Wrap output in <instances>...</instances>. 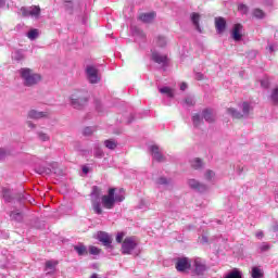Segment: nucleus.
Returning a JSON list of instances; mask_svg holds the SVG:
<instances>
[{
  "mask_svg": "<svg viewBox=\"0 0 278 278\" xmlns=\"http://www.w3.org/2000/svg\"><path fill=\"white\" fill-rule=\"evenodd\" d=\"M88 90L86 89H77L71 96V103L75 110H81L88 105L89 99Z\"/></svg>",
  "mask_w": 278,
  "mask_h": 278,
  "instance_id": "f257e3e1",
  "label": "nucleus"
},
{
  "mask_svg": "<svg viewBox=\"0 0 278 278\" xmlns=\"http://www.w3.org/2000/svg\"><path fill=\"white\" fill-rule=\"evenodd\" d=\"M21 77L24 86L27 88H31V86H36L42 81V76L38 73H34L31 71H22Z\"/></svg>",
  "mask_w": 278,
  "mask_h": 278,
  "instance_id": "f03ea898",
  "label": "nucleus"
},
{
  "mask_svg": "<svg viewBox=\"0 0 278 278\" xmlns=\"http://www.w3.org/2000/svg\"><path fill=\"white\" fill-rule=\"evenodd\" d=\"M90 197L93 212L98 215L103 214V210L101 208V189H99L97 186H93Z\"/></svg>",
  "mask_w": 278,
  "mask_h": 278,
  "instance_id": "7ed1b4c3",
  "label": "nucleus"
},
{
  "mask_svg": "<svg viewBox=\"0 0 278 278\" xmlns=\"http://www.w3.org/2000/svg\"><path fill=\"white\" fill-rule=\"evenodd\" d=\"M115 192H116V188H110L108 194L102 195L101 203L105 210H114V205H116L114 202Z\"/></svg>",
  "mask_w": 278,
  "mask_h": 278,
  "instance_id": "20e7f679",
  "label": "nucleus"
},
{
  "mask_svg": "<svg viewBox=\"0 0 278 278\" xmlns=\"http://www.w3.org/2000/svg\"><path fill=\"white\" fill-rule=\"evenodd\" d=\"M138 247V243L134 241V238L128 237L122 243V253L123 255H131V251H134Z\"/></svg>",
  "mask_w": 278,
  "mask_h": 278,
  "instance_id": "39448f33",
  "label": "nucleus"
},
{
  "mask_svg": "<svg viewBox=\"0 0 278 278\" xmlns=\"http://www.w3.org/2000/svg\"><path fill=\"white\" fill-rule=\"evenodd\" d=\"M188 186L191 190H194V192H200L201 194H203V192H207V185L200 182L194 178L188 180Z\"/></svg>",
  "mask_w": 278,
  "mask_h": 278,
  "instance_id": "423d86ee",
  "label": "nucleus"
},
{
  "mask_svg": "<svg viewBox=\"0 0 278 278\" xmlns=\"http://www.w3.org/2000/svg\"><path fill=\"white\" fill-rule=\"evenodd\" d=\"M98 240L103 244V247H106V249H113L112 247V237L110 233L105 231H99L98 232Z\"/></svg>",
  "mask_w": 278,
  "mask_h": 278,
  "instance_id": "0eeeda50",
  "label": "nucleus"
},
{
  "mask_svg": "<svg viewBox=\"0 0 278 278\" xmlns=\"http://www.w3.org/2000/svg\"><path fill=\"white\" fill-rule=\"evenodd\" d=\"M190 260L188 257H181L177 260L176 269L178 273H186V270H190Z\"/></svg>",
  "mask_w": 278,
  "mask_h": 278,
  "instance_id": "6e6552de",
  "label": "nucleus"
},
{
  "mask_svg": "<svg viewBox=\"0 0 278 278\" xmlns=\"http://www.w3.org/2000/svg\"><path fill=\"white\" fill-rule=\"evenodd\" d=\"M215 28L217 34H224L227 29V21L225 17H216L215 18Z\"/></svg>",
  "mask_w": 278,
  "mask_h": 278,
  "instance_id": "1a4fd4ad",
  "label": "nucleus"
},
{
  "mask_svg": "<svg viewBox=\"0 0 278 278\" xmlns=\"http://www.w3.org/2000/svg\"><path fill=\"white\" fill-rule=\"evenodd\" d=\"M152 60L156 64H168V55L161 54L157 51H152Z\"/></svg>",
  "mask_w": 278,
  "mask_h": 278,
  "instance_id": "9d476101",
  "label": "nucleus"
},
{
  "mask_svg": "<svg viewBox=\"0 0 278 278\" xmlns=\"http://www.w3.org/2000/svg\"><path fill=\"white\" fill-rule=\"evenodd\" d=\"M86 78L88 79L89 84H99L101 81V76L97 71H87Z\"/></svg>",
  "mask_w": 278,
  "mask_h": 278,
  "instance_id": "9b49d317",
  "label": "nucleus"
},
{
  "mask_svg": "<svg viewBox=\"0 0 278 278\" xmlns=\"http://www.w3.org/2000/svg\"><path fill=\"white\" fill-rule=\"evenodd\" d=\"M150 151L156 162H164L165 157H164V154H162V152H160V147L151 146Z\"/></svg>",
  "mask_w": 278,
  "mask_h": 278,
  "instance_id": "f8f14e48",
  "label": "nucleus"
},
{
  "mask_svg": "<svg viewBox=\"0 0 278 278\" xmlns=\"http://www.w3.org/2000/svg\"><path fill=\"white\" fill-rule=\"evenodd\" d=\"M242 24H235L233 29H232V39L236 42H240L242 40Z\"/></svg>",
  "mask_w": 278,
  "mask_h": 278,
  "instance_id": "ddd939ff",
  "label": "nucleus"
},
{
  "mask_svg": "<svg viewBox=\"0 0 278 278\" xmlns=\"http://www.w3.org/2000/svg\"><path fill=\"white\" fill-rule=\"evenodd\" d=\"M155 16H157V14L155 13V11H152L150 13H141L139 15V18L140 21H142V23H153Z\"/></svg>",
  "mask_w": 278,
  "mask_h": 278,
  "instance_id": "4468645a",
  "label": "nucleus"
},
{
  "mask_svg": "<svg viewBox=\"0 0 278 278\" xmlns=\"http://www.w3.org/2000/svg\"><path fill=\"white\" fill-rule=\"evenodd\" d=\"M55 266H58V261H47L45 266L46 275H54Z\"/></svg>",
  "mask_w": 278,
  "mask_h": 278,
  "instance_id": "2eb2a0df",
  "label": "nucleus"
},
{
  "mask_svg": "<svg viewBox=\"0 0 278 278\" xmlns=\"http://www.w3.org/2000/svg\"><path fill=\"white\" fill-rule=\"evenodd\" d=\"M74 251H76L79 257H84L85 255H88V248L84 243H78L74 245Z\"/></svg>",
  "mask_w": 278,
  "mask_h": 278,
  "instance_id": "dca6fc26",
  "label": "nucleus"
},
{
  "mask_svg": "<svg viewBox=\"0 0 278 278\" xmlns=\"http://www.w3.org/2000/svg\"><path fill=\"white\" fill-rule=\"evenodd\" d=\"M201 21V14L199 13H191V22L194 25L195 29L201 34L203 29H201V25L199 22Z\"/></svg>",
  "mask_w": 278,
  "mask_h": 278,
  "instance_id": "f3484780",
  "label": "nucleus"
},
{
  "mask_svg": "<svg viewBox=\"0 0 278 278\" xmlns=\"http://www.w3.org/2000/svg\"><path fill=\"white\" fill-rule=\"evenodd\" d=\"M252 278H264V269L260 266H253L251 269Z\"/></svg>",
  "mask_w": 278,
  "mask_h": 278,
  "instance_id": "a211bd4d",
  "label": "nucleus"
},
{
  "mask_svg": "<svg viewBox=\"0 0 278 278\" xmlns=\"http://www.w3.org/2000/svg\"><path fill=\"white\" fill-rule=\"evenodd\" d=\"M202 118H204L206 123H214V114L212 113V110L204 109L202 111Z\"/></svg>",
  "mask_w": 278,
  "mask_h": 278,
  "instance_id": "6ab92c4d",
  "label": "nucleus"
},
{
  "mask_svg": "<svg viewBox=\"0 0 278 278\" xmlns=\"http://www.w3.org/2000/svg\"><path fill=\"white\" fill-rule=\"evenodd\" d=\"M35 173H37V175H41L42 177H45V175H49L51 173V168L45 165H38L35 167Z\"/></svg>",
  "mask_w": 278,
  "mask_h": 278,
  "instance_id": "aec40b11",
  "label": "nucleus"
},
{
  "mask_svg": "<svg viewBox=\"0 0 278 278\" xmlns=\"http://www.w3.org/2000/svg\"><path fill=\"white\" fill-rule=\"evenodd\" d=\"M46 116H47V112H38L36 110H30L28 112V118L38 119V118H45Z\"/></svg>",
  "mask_w": 278,
  "mask_h": 278,
  "instance_id": "412c9836",
  "label": "nucleus"
},
{
  "mask_svg": "<svg viewBox=\"0 0 278 278\" xmlns=\"http://www.w3.org/2000/svg\"><path fill=\"white\" fill-rule=\"evenodd\" d=\"M159 91L161 94H166L168 99H174L175 98V91L170 87H161L159 88Z\"/></svg>",
  "mask_w": 278,
  "mask_h": 278,
  "instance_id": "4be33fe9",
  "label": "nucleus"
},
{
  "mask_svg": "<svg viewBox=\"0 0 278 278\" xmlns=\"http://www.w3.org/2000/svg\"><path fill=\"white\" fill-rule=\"evenodd\" d=\"M273 105H278V87L274 88L268 97Z\"/></svg>",
  "mask_w": 278,
  "mask_h": 278,
  "instance_id": "5701e85b",
  "label": "nucleus"
},
{
  "mask_svg": "<svg viewBox=\"0 0 278 278\" xmlns=\"http://www.w3.org/2000/svg\"><path fill=\"white\" fill-rule=\"evenodd\" d=\"M10 218L11 220H15L16 223H22L23 222V213L18 211H13L10 213Z\"/></svg>",
  "mask_w": 278,
  "mask_h": 278,
  "instance_id": "b1692460",
  "label": "nucleus"
},
{
  "mask_svg": "<svg viewBox=\"0 0 278 278\" xmlns=\"http://www.w3.org/2000/svg\"><path fill=\"white\" fill-rule=\"evenodd\" d=\"M194 273L197 275H203L205 273V265H203L201 262L195 261L194 262Z\"/></svg>",
  "mask_w": 278,
  "mask_h": 278,
  "instance_id": "393cba45",
  "label": "nucleus"
},
{
  "mask_svg": "<svg viewBox=\"0 0 278 278\" xmlns=\"http://www.w3.org/2000/svg\"><path fill=\"white\" fill-rule=\"evenodd\" d=\"M104 147H106V149H110V151H114V149L118 147V142H116V140L114 139H106L104 141Z\"/></svg>",
  "mask_w": 278,
  "mask_h": 278,
  "instance_id": "a878e982",
  "label": "nucleus"
},
{
  "mask_svg": "<svg viewBox=\"0 0 278 278\" xmlns=\"http://www.w3.org/2000/svg\"><path fill=\"white\" fill-rule=\"evenodd\" d=\"M273 245H270V243L268 242H262L257 245V251L258 253H266L268 251H270Z\"/></svg>",
  "mask_w": 278,
  "mask_h": 278,
  "instance_id": "bb28decb",
  "label": "nucleus"
},
{
  "mask_svg": "<svg viewBox=\"0 0 278 278\" xmlns=\"http://www.w3.org/2000/svg\"><path fill=\"white\" fill-rule=\"evenodd\" d=\"M105 153L103 152V149L100 148L99 144H94L93 147V157H97L98 160H101Z\"/></svg>",
  "mask_w": 278,
  "mask_h": 278,
  "instance_id": "cd10ccee",
  "label": "nucleus"
},
{
  "mask_svg": "<svg viewBox=\"0 0 278 278\" xmlns=\"http://www.w3.org/2000/svg\"><path fill=\"white\" fill-rule=\"evenodd\" d=\"M190 164L191 168H194L195 170L203 168V161L201 159H193L190 161Z\"/></svg>",
  "mask_w": 278,
  "mask_h": 278,
  "instance_id": "c85d7f7f",
  "label": "nucleus"
},
{
  "mask_svg": "<svg viewBox=\"0 0 278 278\" xmlns=\"http://www.w3.org/2000/svg\"><path fill=\"white\" fill-rule=\"evenodd\" d=\"M239 108L242 110V116H249V112H251V104L249 102H243Z\"/></svg>",
  "mask_w": 278,
  "mask_h": 278,
  "instance_id": "c756f323",
  "label": "nucleus"
},
{
  "mask_svg": "<svg viewBox=\"0 0 278 278\" xmlns=\"http://www.w3.org/2000/svg\"><path fill=\"white\" fill-rule=\"evenodd\" d=\"M227 113L230 114V116H232V118H242L243 117L242 113L233 108L227 109Z\"/></svg>",
  "mask_w": 278,
  "mask_h": 278,
  "instance_id": "7c9ffc66",
  "label": "nucleus"
},
{
  "mask_svg": "<svg viewBox=\"0 0 278 278\" xmlns=\"http://www.w3.org/2000/svg\"><path fill=\"white\" fill-rule=\"evenodd\" d=\"M194 127H200L201 123H203V117L201 114L197 113L191 118Z\"/></svg>",
  "mask_w": 278,
  "mask_h": 278,
  "instance_id": "2f4dec72",
  "label": "nucleus"
},
{
  "mask_svg": "<svg viewBox=\"0 0 278 278\" xmlns=\"http://www.w3.org/2000/svg\"><path fill=\"white\" fill-rule=\"evenodd\" d=\"M185 105H187V108H194L197 105V100H194L193 96H189L185 99Z\"/></svg>",
  "mask_w": 278,
  "mask_h": 278,
  "instance_id": "473e14b6",
  "label": "nucleus"
},
{
  "mask_svg": "<svg viewBox=\"0 0 278 278\" xmlns=\"http://www.w3.org/2000/svg\"><path fill=\"white\" fill-rule=\"evenodd\" d=\"M215 177H216V173H214V170H212V169H207L204 173V179L206 181H214Z\"/></svg>",
  "mask_w": 278,
  "mask_h": 278,
  "instance_id": "72a5a7b5",
  "label": "nucleus"
},
{
  "mask_svg": "<svg viewBox=\"0 0 278 278\" xmlns=\"http://www.w3.org/2000/svg\"><path fill=\"white\" fill-rule=\"evenodd\" d=\"M225 278H242V271L232 269Z\"/></svg>",
  "mask_w": 278,
  "mask_h": 278,
  "instance_id": "f704fd0d",
  "label": "nucleus"
},
{
  "mask_svg": "<svg viewBox=\"0 0 278 278\" xmlns=\"http://www.w3.org/2000/svg\"><path fill=\"white\" fill-rule=\"evenodd\" d=\"M155 42H156V47L164 48V47H166V37L157 36L155 39Z\"/></svg>",
  "mask_w": 278,
  "mask_h": 278,
  "instance_id": "c9c22d12",
  "label": "nucleus"
},
{
  "mask_svg": "<svg viewBox=\"0 0 278 278\" xmlns=\"http://www.w3.org/2000/svg\"><path fill=\"white\" fill-rule=\"evenodd\" d=\"M94 108L99 114H103L105 110L103 109V104L101 103V100L96 99L94 100Z\"/></svg>",
  "mask_w": 278,
  "mask_h": 278,
  "instance_id": "e433bc0d",
  "label": "nucleus"
},
{
  "mask_svg": "<svg viewBox=\"0 0 278 278\" xmlns=\"http://www.w3.org/2000/svg\"><path fill=\"white\" fill-rule=\"evenodd\" d=\"M168 184H170V179L166 177H159L156 179V186H168Z\"/></svg>",
  "mask_w": 278,
  "mask_h": 278,
  "instance_id": "4c0bfd02",
  "label": "nucleus"
},
{
  "mask_svg": "<svg viewBox=\"0 0 278 278\" xmlns=\"http://www.w3.org/2000/svg\"><path fill=\"white\" fill-rule=\"evenodd\" d=\"M89 253H90V255H101L103 253V250H101L94 245H90Z\"/></svg>",
  "mask_w": 278,
  "mask_h": 278,
  "instance_id": "58836bf2",
  "label": "nucleus"
},
{
  "mask_svg": "<svg viewBox=\"0 0 278 278\" xmlns=\"http://www.w3.org/2000/svg\"><path fill=\"white\" fill-rule=\"evenodd\" d=\"M29 14L30 16H35V18H38V16H40V7H33L29 10Z\"/></svg>",
  "mask_w": 278,
  "mask_h": 278,
  "instance_id": "ea45409f",
  "label": "nucleus"
},
{
  "mask_svg": "<svg viewBox=\"0 0 278 278\" xmlns=\"http://www.w3.org/2000/svg\"><path fill=\"white\" fill-rule=\"evenodd\" d=\"M253 16L254 18H264V16H266V13H264L261 9H254Z\"/></svg>",
  "mask_w": 278,
  "mask_h": 278,
  "instance_id": "a19ab883",
  "label": "nucleus"
},
{
  "mask_svg": "<svg viewBox=\"0 0 278 278\" xmlns=\"http://www.w3.org/2000/svg\"><path fill=\"white\" fill-rule=\"evenodd\" d=\"M39 140H41V142H49L50 138H49V135L42 132V131H39L37 134Z\"/></svg>",
  "mask_w": 278,
  "mask_h": 278,
  "instance_id": "79ce46f5",
  "label": "nucleus"
},
{
  "mask_svg": "<svg viewBox=\"0 0 278 278\" xmlns=\"http://www.w3.org/2000/svg\"><path fill=\"white\" fill-rule=\"evenodd\" d=\"M27 36L29 40H36V38H38V29H31L28 31Z\"/></svg>",
  "mask_w": 278,
  "mask_h": 278,
  "instance_id": "37998d69",
  "label": "nucleus"
},
{
  "mask_svg": "<svg viewBox=\"0 0 278 278\" xmlns=\"http://www.w3.org/2000/svg\"><path fill=\"white\" fill-rule=\"evenodd\" d=\"M8 155H10L9 150H7L4 148H0V160H5V157H8Z\"/></svg>",
  "mask_w": 278,
  "mask_h": 278,
  "instance_id": "c03bdc74",
  "label": "nucleus"
},
{
  "mask_svg": "<svg viewBox=\"0 0 278 278\" xmlns=\"http://www.w3.org/2000/svg\"><path fill=\"white\" fill-rule=\"evenodd\" d=\"M125 201V195L114 193V203H123Z\"/></svg>",
  "mask_w": 278,
  "mask_h": 278,
  "instance_id": "a18cd8bd",
  "label": "nucleus"
},
{
  "mask_svg": "<svg viewBox=\"0 0 278 278\" xmlns=\"http://www.w3.org/2000/svg\"><path fill=\"white\" fill-rule=\"evenodd\" d=\"M27 199H29V194L25 192L18 193L17 201L23 202V201H27Z\"/></svg>",
  "mask_w": 278,
  "mask_h": 278,
  "instance_id": "49530a36",
  "label": "nucleus"
},
{
  "mask_svg": "<svg viewBox=\"0 0 278 278\" xmlns=\"http://www.w3.org/2000/svg\"><path fill=\"white\" fill-rule=\"evenodd\" d=\"M94 131V128L92 127H86L83 130L84 136H92V132Z\"/></svg>",
  "mask_w": 278,
  "mask_h": 278,
  "instance_id": "de8ad7c7",
  "label": "nucleus"
},
{
  "mask_svg": "<svg viewBox=\"0 0 278 278\" xmlns=\"http://www.w3.org/2000/svg\"><path fill=\"white\" fill-rule=\"evenodd\" d=\"M194 77L198 81H203V79H205V74L201 72H195Z\"/></svg>",
  "mask_w": 278,
  "mask_h": 278,
  "instance_id": "09e8293b",
  "label": "nucleus"
},
{
  "mask_svg": "<svg viewBox=\"0 0 278 278\" xmlns=\"http://www.w3.org/2000/svg\"><path fill=\"white\" fill-rule=\"evenodd\" d=\"M25 56L23 55V53L21 52H15L13 55V60H16L17 62H21V60H23Z\"/></svg>",
  "mask_w": 278,
  "mask_h": 278,
  "instance_id": "8fccbe9b",
  "label": "nucleus"
},
{
  "mask_svg": "<svg viewBox=\"0 0 278 278\" xmlns=\"http://www.w3.org/2000/svg\"><path fill=\"white\" fill-rule=\"evenodd\" d=\"M261 86L262 88H268L270 86V80H268V78H263L261 80Z\"/></svg>",
  "mask_w": 278,
  "mask_h": 278,
  "instance_id": "3c124183",
  "label": "nucleus"
},
{
  "mask_svg": "<svg viewBox=\"0 0 278 278\" xmlns=\"http://www.w3.org/2000/svg\"><path fill=\"white\" fill-rule=\"evenodd\" d=\"M147 202L144 200H140L138 208L139 210H147Z\"/></svg>",
  "mask_w": 278,
  "mask_h": 278,
  "instance_id": "603ef678",
  "label": "nucleus"
},
{
  "mask_svg": "<svg viewBox=\"0 0 278 278\" xmlns=\"http://www.w3.org/2000/svg\"><path fill=\"white\" fill-rule=\"evenodd\" d=\"M123 238H124V235L123 233H117V236H116V242L118 243V244H121V242H123Z\"/></svg>",
  "mask_w": 278,
  "mask_h": 278,
  "instance_id": "864d4df0",
  "label": "nucleus"
},
{
  "mask_svg": "<svg viewBox=\"0 0 278 278\" xmlns=\"http://www.w3.org/2000/svg\"><path fill=\"white\" fill-rule=\"evenodd\" d=\"M255 237H256L258 240H262V238H264V231L258 230V231L255 233Z\"/></svg>",
  "mask_w": 278,
  "mask_h": 278,
  "instance_id": "5fc2aeb1",
  "label": "nucleus"
},
{
  "mask_svg": "<svg viewBox=\"0 0 278 278\" xmlns=\"http://www.w3.org/2000/svg\"><path fill=\"white\" fill-rule=\"evenodd\" d=\"M180 90L184 92L186 90H188V84L187 83H181L180 84Z\"/></svg>",
  "mask_w": 278,
  "mask_h": 278,
  "instance_id": "6e6d98bb",
  "label": "nucleus"
},
{
  "mask_svg": "<svg viewBox=\"0 0 278 278\" xmlns=\"http://www.w3.org/2000/svg\"><path fill=\"white\" fill-rule=\"evenodd\" d=\"M22 14L23 16H31V14H29V10L27 9H22Z\"/></svg>",
  "mask_w": 278,
  "mask_h": 278,
  "instance_id": "4d7b16f0",
  "label": "nucleus"
},
{
  "mask_svg": "<svg viewBox=\"0 0 278 278\" xmlns=\"http://www.w3.org/2000/svg\"><path fill=\"white\" fill-rule=\"evenodd\" d=\"M83 173H84L85 175H88V173H90V168H88V166H84V167H83Z\"/></svg>",
  "mask_w": 278,
  "mask_h": 278,
  "instance_id": "13d9d810",
  "label": "nucleus"
},
{
  "mask_svg": "<svg viewBox=\"0 0 278 278\" xmlns=\"http://www.w3.org/2000/svg\"><path fill=\"white\" fill-rule=\"evenodd\" d=\"M273 231H275V233H278V223L277 222L273 226Z\"/></svg>",
  "mask_w": 278,
  "mask_h": 278,
  "instance_id": "bf43d9fd",
  "label": "nucleus"
},
{
  "mask_svg": "<svg viewBox=\"0 0 278 278\" xmlns=\"http://www.w3.org/2000/svg\"><path fill=\"white\" fill-rule=\"evenodd\" d=\"M86 71H97V67L94 65H89Z\"/></svg>",
  "mask_w": 278,
  "mask_h": 278,
  "instance_id": "052dcab7",
  "label": "nucleus"
},
{
  "mask_svg": "<svg viewBox=\"0 0 278 278\" xmlns=\"http://www.w3.org/2000/svg\"><path fill=\"white\" fill-rule=\"evenodd\" d=\"M134 123V115H130L127 121V125H131Z\"/></svg>",
  "mask_w": 278,
  "mask_h": 278,
  "instance_id": "680f3d73",
  "label": "nucleus"
},
{
  "mask_svg": "<svg viewBox=\"0 0 278 278\" xmlns=\"http://www.w3.org/2000/svg\"><path fill=\"white\" fill-rule=\"evenodd\" d=\"M238 10H244V11L247 12L248 8H247L245 4H240V5L238 7Z\"/></svg>",
  "mask_w": 278,
  "mask_h": 278,
  "instance_id": "e2e57ef3",
  "label": "nucleus"
},
{
  "mask_svg": "<svg viewBox=\"0 0 278 278\" xmlns=\"http://www.w3.org/2000/svg\"><path fill=\"white\" fill-rule=\"evenodd\" d=\"M27 125L28 127H30V129H36V125H34V123L28 122Z\"/></svg>",
  "mask_w": 278,
  "mask_h": 278,
  "instance_id": "0e129e2a",
  "label": "nucleus"
},
{
  "mask_svg": "<svg viewBox=\"0 0 278 278\" xmlns=\"http://www.w3.org/2000/svg\"><path fill=\"white\" fill-rule=\"evenodd\" d=\"M186 229H194V226L193 225H188V226H186Z\"/></svg>",
  "mask_w": 278,
  "mask_h": 278,
  "instance_id": "69168bd1",
  "label": "nucleus"
},
{
  "mask_svg": "<svg viewBox=\"0 0 278 278\" xmlns=\"http://www.w3.org/2000/svg\"><path fill=\"white\" fill-rule=\"evenodd\" d=\"M277 278H278V276H277Z\"/></svg>",
  "mask_w": 278,
  "mask_h": 278,
  "instance_id": "338daca9",
  "label": "nucleus"
}]
</instances>
